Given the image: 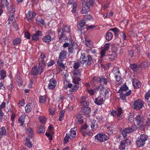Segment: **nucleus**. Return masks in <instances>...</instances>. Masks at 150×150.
<instances>
[{"instance_id": "obj_55", "label": "nucleus", "mask_w": 150, "mask_h": 150, "mask_svg": "<svg viewBox=\"0 0 150 150\" xmlns=\"http://www.w3.org/2000/svg\"><path fill=\"white\" fill-rule=\"evenodd\" d=\"M77 7V4L76 3H74L73 5V8L71 10V11L73 13H76Z\"/></svg>"}, {"instance_id": "obj_11", "label": "nucleus", "mask_w": 150, "mask_h": 150, "mask_svg": "<svg viewBox=\"0 0 150 150\" xmlns=\"http://www.w3.org/2000/svg\"><path fill=\"white\" fill-rule=\"evenodd\" d=\"M36 15V13L34 12H31L29 11L26 14V17L27 20L29 21H31Z\"/></svg>"}, {"instance_id": "obj_50", "label": "nucleus", "mask_w": 150, "mask_h": 150, "mask_svg": "<svg viewBox=\"0 0 150 150\" xmlns=\"http://www.w3.org/2000/svg\"><path fill=\"white\" fill-rule=\"evenodd\" d=\"M150 97V90H149L146 93L144 96V98L146 100H148Z\"/></svg>"}, {"instance_id": "obj_63", "label": "nucleus", "mask_w": 150, "mask_h": 150, "mask_svg": "<svg viewBox=\"0 0 150 150\" xmlns=\"http://www.w3.org/2000/svg\"><path fill=\"white\" fill-rule=\"evenodd\" d=\"M69 135L67 136V134L64 139V144H66L68 141L69 138Z\"/></svg>"}, {"instance_id": "obj_47", "label": "nucleus", "mask_w": 150, "mask_h": 150, "mask_svg": "<svg viewBox=\"0 0 150 150\" xmlns=\"http://www.w3.org/2000/svg\"><path fill=\"white\" fill-rule=\"evenodd\" d=\"M108 139V137L106 135L102 134V138L101 140V142H105Z\"/></svg>"}, {"instance_id": "obj_14", "label": "nucleus", "mask_w": 150, "mask_h": 150, "mask_svg": "<svg viewBox=\"0 0 150 150\" xmlns=\"http://www.w3.org/2000/svg\"><path fill=\"white\" fill-rule=\"evenodd\" d=\"M67 58V51L64 50L61 51L59 54L58 58L59 61L60 60H63L64 59H66Z\"/></svg>"}, {"instance_id": "obj_56", "label": "nucleus", "mask_w": 150, "mask_h": 150, "mask_svg": "<svg viewBox=\"0 0 150 150\" xmlns=\"http://www.w3.org/2000/svg\"><path fill=\"white\" fill-rule=\"evenodd\" d=\"M1 3L2 5L6 6H8L9 5L7 0H1Z\"/></svg>"}, {"instance_id": "obj_8", "label": "nucleus", "mask_w": 150, "mask_h": 150, "mask_svg": "<svg viewBox=\"0 0 150 150\" xmlns=\"http://www.w3.org/2000/svg\"><path fill=\"white\" fill-rule=\"evenodd\" d=\"M135 120L138 125H142L146 121V118L142 115H138L135 117Z\"/></svg>"}, {"instance_id": "obj_35", "label": "nucleus", "mask_w": 150, "mask_h": 150, "mask_svg": "<svg viewBox=\"0 0 150 150\" xmlns=\"http://www.w3.org/2000/svg\"><path fill=\"white\" fill-rule=\"evenodd\" d=\"M45 126L41 125L39 127V131L38 132L39 133H44L45 132Z\"/></svg>"}, {"instance_id": "obj_39", "label": "nucleus", "mask_w": 150, "mask_h": 150, "mask_svg": "<svg viewBox=\"0 0 150 150\" xmlns=\"http://www.w3.org/2000/svg\"><path fill=\"white\" fill-rule=\"evenodd\" d=\"M14 19V17L13 14L10 15L8 19V23L9 24H11L13 23V21Z\"/></svg>"}, {"instance_id": "obj_59", "label": "nucleus", "mask_w": 150, "mask_h": 150, "mask_svg": "<svg viewBox=\"0 0 150 150\" xmlns=\"http://www.w3.org/2000/svg\"><path fill=\"white\" fill-rule=\"evenodd\" d=\"M104 88L103 86H99L95 88V90H97V91H103L104 90Z\"/></svg>"}, {"instance_id": "obj_58", "label": "nucleus", "mask_w": 150, "mask_h": 150, "mask_svg": "<svg viewBox=\"0 0 150 150\" xmlns=\"http://www.w3.org/2000/svg\"><path fill=\"white\" fill-rule=\"evenodd\" d=\"M134 51L132 50H131L128 51V55L131 58H132L134 56Z\"/></svg>"}, {"instance_id": "obj_44", "label": "nucleus", "mask_w": 150, "mask_h": 150, "mask_svg": "<svg viewBox=\"0 0 150 150\" xmlns=\"http://www.w3.org/2000/svg\"><path fill=\"white\" fill-rule=\"evenodd\" d=\"M134 47L135 49L134 50L135 52L137 53H140L141 49L139 46L138 44H136L134 46Z\"/></svg>"}, {"instance_id": "obj_6", "label": "nucleus", "mask_w": 150, "mask_h": 150, "mask_svg": "<svg viewBox=\"0 0 150 150\" xmlns=\"http://www.w3.org/2000/svg\"><path fill=\"white\" fill-rule=\"evenodd\" d=\"M139 138L136 141V144L139 147H142L145 144V141L148 139V136L145 134H141L140 135Z\"/></svg>"}, {"instance_id": "obj_33", "label": "nucleus", "mask_w": 150, "mask_h": 150, "mask_svg": "<svg viewBox=\"0 0 150 150\" xmlns=\"http://www.w3.org/2000/svg\"><path fill=\"white\" fill-rule=\"evenodd\" d=\"M46 101L45 96H41L39 97V102L41 103H44Z\"/></svg>"}, {"instance_id": "obj_49", "label": "nucleus", "mask_w": 150, "mask_h": 150, "mask_svg": "<svg viewBox=\"0 0 150 150\" xmlns=\"http://www.w3.org/2000/svg\"><path fill=\"white\" fill-rule=\"evenodd\" d=\"M97 112L96 111L95 112L94 115L96 116V119L98 120H101L102 118V117L101 115L99 114H98V113H96Z\"/></svg>"}, {"instance_id": "obj_4", "label": "nucleus", "mask_w": 150, "mask_h": 150, "mask_svg": "<svg viewBox=\"0 0 150 150\" xmlns=\"http://www.w3.org/2000/svg\"><path fill=\"white\" fill-rule=\"evenodd\" d=\"M128 89V87L125 84H123L121 86L118 91L119 93H120V98L121 99L125 100H126V97L129 96L131 94L132 91L130 90L126 92L125 93H123L124 91L126 92Z\"/></svg>"}, {"instance_id": "obj_31", "label": "nucleus", "mask_w": 150, "mask_h": 150, "mask_svg": "<svg viewBox=\"0 0 150 150\" xmlns=\"http://www.w3.org/2000/svg\"><path fill=\"white\" fill-rule=\"evenodd\" d=\"M6 132V129L4 127H2L0 128V136H2L3 135H5Z\"/></svg>"}, {"instance_id": "obj_48", "label": "nucleus", "mask_w": 150, "mask_h": 150, "mask_svg": "<svg viewBox=\"0 0 150 150\" xmlns=\"http://www.w3.org/2000/svg\"><path fill=\"white\" fill-rule=\"evenodd\" d=\"M113 126L111 123H108L105 125V127H106L107 129H112Z\"/></svg>"}, {"instance_id": "obj_16", "label": "nucleus", "mask_w": 150, "mask_h": 150, "mask_svg": "<svg viewBox=\"0 0 150 150\" xmlns=\"http://www.w3.org/2000/svg\"><path fill=\"white\" fill-rule=\"evenodd\" d=\"M91 127L93 131L96 130L98 127L97 122L95 120H93L91 122Z\"/></svg>"}, {"instance_id": "obj_28", "label": "nucleus", "mask_w": 150, "mask_h": 150, "mask_svg": "<svg viewBox=\"0 0 150 150\" xmlns=\"http://www.w3.org/2000/svg\"><path fill=\"white\" fill-rule=\"evenodd\" d=\"M24 144L29 148L31 147L32 146V144L28 138L26 139L24 142Z\"/></svg>"}, {"instance_id": "obj_43", "label": "nucleus", "mask_w": 150, "mask_h": 150, "mask_svg": "<svg viewBox=\"0 0 150 150\" xmlns=\"http://www.w3.org/2000/svg\"><path fill=\"white\" fill-rule=\"evenodd\" d=\"M0 75L2 79H4L6 77V72L4 70L0 71Z\"/></svg>"}, {"instance_id": "obj_46", "label": "nucleus", "mask_w": 150, "mask_h": 150, "mask_svg": "<svg viewBox=\"0 0 150 150\" xmlns=\"http://www.w3.org/2000/svg\"><path fill=\"white\" fill-rule=\"evenodd\" d=\"M102 138V134H100L96 135L95 136V139H97L100 142H101V140Z\"/></svg>"}, {"instance_id": "obj_37", "label": "nucleus", "mask_w": 150, "mask_h": 150, "mask_svg": "<svg viewBox=\"0 0 150 150\" xmlns=\"http://www.w3.org/2000/svg\"><path fill=\"white\" fill-rule=\"evenodd\" d=\"M125 141H122L120 144L119 148L120 150H124L125 148Z\"/></svg>"}, {"instance_id": "obj_54", "label": "nucleus", "mask_w": 150, "mask_h": 150, "mask_svg": "<svg viewBox=\"0 0 150 150\" xmlns=\"http://www.w3.org/2000/svg\"><path fill=\"white\" fill-rule=\"evenodd\" d=\"M80 62H75L74 65L73 67L75 69H77L80 66Z\"/></svg>"}, {"instance_id": "obj_32", "label": "nucleus", "mask_w": 150, "mask_h": 150, "mask_svg": "<svg viewBox=\"0 0 150 150\" xmlns=\"http://www.w3.org/2000/svg\"><path fill=\"white\" fill-rule=\"evenodd\" d=\"M81 103L83 108L88 107L89 105V103L88 101L83 100V99L81 101Z\"/></svg>"}, {"instance_id": "obj_1", "label": "nucleus", "mask_w": 150, "mask_h": 150, "mask_svg": "<svg viewBox=\"0 0 150 150\" xmlns=\"http://www.w3.org/2000/svg\"><path fill=\"white\" fill-rule=\"evenodd\" d=\"M58 33L59 42H65L68 40L70 36V28L67 25H64L62 28L58 30Z\"/></svg>"}, {"instance_id": "obj_30", "label": "nucleus", "mask_w": 150, "mask_h": 150, "mask_svg": "<svg viewBox=\"0 0 150 150\" xmlns=\"http://www.w3.org/2000/svg\"><path fill=\"white\" fill-rule=\"evenodd\" d=\"M25 108V112L28 113L30 112L32 109V106L30 104H27Z\"/></svg>"}, {"instance_id": "obj_24", "label": "nucleus", "mask_w": 150, "mask_h": 150, "mask_svg": "<svg viewBox=\"0 0 150 150\" xmlns=\"http://www.w3.org/2000/svg\"><path fill=\"white\" fill-rule=\"evenodd\" d=\"M26 115H23L20 116L18 119L19 122L21 124V126H23L25 122V118Z\"/></svg>"}, {"instance_id": "obj_53", "label": "nucleus", "mask_w": 150, "mask_h": 150, "mask_svg": "<svg viewBox=\"0 0 150 150\" xmlns=\"http://www.w3.org/2000/svg\"><path fill=\"white\" fill-rule=\"evenodd\" d=\"M86 24L85 20L84 19L81 21L79 23V25L81 28L83 27Z\"/></svg>"}, {"instance_id": "obj_12", "label": "nucleus", "mask_w": 150, "mask_h": 150, "mask_svg": "<svg viewBox=\"0 0 150 150\" xmlns=\"http://www.w3.org/2000/svg\"><path fill=\"white\" fill-rule=\"evenodd\" d=\"M56 81L54 79L52 78L50 81V83L48 87L49 89L53 90L56 86Z\"/></svg>"}, {"instance_id": "obj_64", "label": "nucleus", "mask_w": 150, "mask_h": 150, "mask_svg": "<svg viewBox=\"0 0 150 150\" xmlns=\"http://www.w3.org/2000/svg\"><path fill=\"white\" fill-rule=\"evenodd\" d=\"M25 37L27 39H30V35L28 32H26L24 34Z\"/></svg>"}, {"instance_id": "obj_5", "label": "nucleus", "mask_w": 150, "mask_h": 150, "mask_svg": "<svg viewBox=\"0 0 150 150\" xmlns=\"http://www.w3.org/2000/svg\"><path fill=\"white\" fill-rule=\"evenodd\" d=\"M46 56L45 54L42 53L40 55V57L42 59L41 61L39 63L38 66V74L40 75L44 69L45 66V62L44 59L46 58Z\"/></svg>"}, {"instance_id": "obj_25", "label": "nucleus", "mask_w": 150, "mask_h": 150, "mask_svg": "<svg viewBox=\"0 0 150 150\" xmlns=\"http://www.w3.org/2000/svg\"><path fill=\"white\" fill-rule=\"evenodd\" d=\"M117 57V55L115 53L109 54L108 55V59L109 61H112L115 60Z\"/></svg>"}, {"instance_id": "obj_13", "label": "nucleus", "mask_w": 150, "mask_h": 150, "mask_svg": "<svg viewBox=\"0 0 150 150\" xmlns=\"http://www.w3.org/2000/svg\"><path fill=\"white\" fill-rule=\"evenodd\" d=\"M120 132L124 137L126 136L127 134H128L133 132L132 129L130 127L126 128L125 129H120Z\"/></svg>"}, {"instance_id": "obj_38", "label": "nucleus", "mask_w": 150, "mask_h": 150, "mask_svg": "<svg viewBox=\"0 0 150 150\" xmlns=\"http://www.w3.org/2000/svg\"><path fill=\"white\" fill-rule=\"evenodd\" d=\"M95 0H87L86 2L87 4H88L91 7L93 6L95 4Z\"/></svg>"}, {"instance_id": "obj_41", "label": "nucleus", "mask_w": 150, "mask_h": 150, "mask_svg": "<svg viewBox=\"0 0 150 150\" xmlns=\"http://www.w3.org/2000/svg\"><path fill=\"white\" fill-rule=\"evenodd\" d=\"M79 87V85H75L73 88L70 90V91L71 92H76L78 89Z\"/></svg>"}, {"instance_id": "obj_57", "label": "nucleus", "mask_w": 150, "mask_h": 150, "mask_svg": "<svg viewBox=\"0 0 150 150\" xmlns=\"http://www.w3.org/2000/svg\"><path fill=\"white\" fill-rule=\"evenodd\" d=\"M91 42L90 40H86V45L87 47H92V45L91 44Z\"/></svg>"}, {"instance_id": "obj_2", "label": "nucleus", "mask_w": 150, "mask_h": 150, "mask_svg": "<svg viewBox=\"0 0 150 150\" xmlns=\"http://www.w3.org/2000/svg\"><path fill=\"white\" fill-rule=\"evenodd\" d=\"M79 62L81 64L87 66L92 64L93 60L91 56L90 55H86L85 54L83 53L81 56Z\"/></svg>"}, {"instance_id": "obj_26", "label": "nucleus", "mask_w": 150, "mask_h": 150, "mask_svg": "<svg viewBox=\"0 0 150 150\" xmlns=\"http://www.w3.org/2000/svg\"><path fill=\"white\" fill-rule=\"evenodd\" d=\"M112 34L109 31L107 32L106 35V39L107 41H109L111 40L112 38Z\"/></svg>"}, {"instance_id": "obj_10", "label": "nucleus", "mask_w": 150, "mask_h": 150, "mask_svg": "<svg viewBox=\"0 0 150 150\" xmlns=\"http://www.w3.org/2000/svg\"><path fill=\"white\" fill-rule=\"evenodd\" d=\"M122 112V110L121 108H118L117 109V111L112 110L110 112V114L114 117H115L116 116L117 117H120Z\"/></svg>"}, {"instance_id": "obj_18", "label": "nucleus", "mask_w": 150, "mask_h": 150, "mask_svg": "<svg viewBox=\"0 0 150 150\" xmlns=\"http://www.w3.org/2000/svg\"><path fill=\"white\" fill-rule=\"evenodd\" d=\"M114 71H115V76L116 79V80L119 81H120L121 79V74L120 73V71L119 70L118 68H117Z\"/></svg>"}, {"instance_id": "obj_40", "label": "nucleus", "mask_w": 150, "mask_h": 150, "mask_svg": "<svg viewBox=\"0 0 150 150\" xmlns=\"http://www.w3.org/2000/svg\"><path fill=\"white\" fill-rule=\"evenodd\" d=\"M73 74L74 76H76L78 75L81 76V73L79 70L75 69L74 71Z\"/></svg>"}, {"instance_id": "obj_19", "label": "nucleus", "mask_w": 150, "mask_h": 150, "mask_svg": "<svg viewBox=\"0 0 150 150\" xmlns=\"http://www.w3.org/2000/svg\"><path fill=\"white\" fill-rule=\"evenodd\" d=\"M81 111L85 115H89L91 111V108L89 107L83 108H81Z\"/></svg>"}, {"instance_id": "obj_3", "label": "nucleus", "mask_w": 150, "mask_h": 150, "mask_svg": "<svg viewBox=\"0 0 150 150\" xmlns=\"http://www.w3.org/2000/svg\"><path fill=\"white\" fill-rule=\"evenodd\" d=\"M110 78L107 79L104 76H101L100 77L95 76L93 77L91 80V83L94 86H96L97 83L102 82H103L105 85H107L108 82H110Z\"/></svg>"}, {"instance_id": "obj_7", "label": "nucleus", "mask_w": 150, "mask_h": 150, "mask_svg": "<svg viewBox=\"0 0 150 150\" xmlns=\"http://www.w3.org/2000/svg\"><path fill=\"white\" fill-rule=\"evenodd\" d=\"M144 102L141 100L139 99L135 101L133 104L134 109L136 110H139L144 107Z\"/></svg>"}, {"instance_id": "obj_60", "label": "nucleus", "mask_w": 150, "mask_h": 150, "mask_svg": "<svg viewBox=\"0 0 150 150\" xmlns=\"http://www.w3.org/2000/svg\"><path fill=\"white\" fill-rule=\"evenodd\" d=\"M74 48L73 46L69 45L68 48V51L70 53H73Z\"/></svg>"}, {"instance_id": "obj_61", "label": "nucleus", "mask_w": 150, "mask_h": 150, "mask_svg": "<svg viewBox=\"0 0 150 150\" xmlns=\"http://www.w3.org/2000/svg\"><path fill=\"white\" fill-rule=\"evenodd\" d=\"M93 18L92 16L90 15H87L84 16V18L86 20H90Z\"/></svg>"}, {"instance_id": "obj_21", "label": "nucleus", "mask_w": 150, "mask_h": 150, "mask_svg": "<svg viewBox=\"0 0 150 150\" xmlns=\"http://www.w3.org/2000/svg\"><path fill=\"white\" fill-rule=\"evenodd\" d=\"M74 129H75L74 128L71 129L68 134L69 137L71 139H73L76 137V133Z\"/></svg>"}, {"instance_id": "obj_36", "label": "nucleus", "mask_w": 150, "mask_h": 150, "mask_svg": "<svg viewBox=\"0 0 150 150\" xmlns=\"http://www.w3.org/2000/svg\"><path fill=\"white\" fill-rule=\"evenodd\" d=\"M21 42V40L20 38H17L13 40V43L15 45H17L19 44Z\"/></svg>"}, {"instance_id": "obj_42", "label": "nucleus", "mask_w": 150, "mask_h": 150, "mask_svg": "<svg viewBox=\"0 0 150 150\" xmlns=\"http://www.w3.org/2000/svg\"><path fill=\"white\" fill-rule=\"evenodd\" d=\"M81 80V79L79 78L74 77L73 79L74 83H75V85H79V81Z\"/></svg>"}, {"instance_id": "obj_29", "label": "nucleus", "mask_w": 150, "mask_h": 150, "mask_svg": "<svg viewBox=\"0 0 150 150\" xmlns=\"http://www.w3.org/2000/svg\"><path fill=\"white\" fill-rule=\"evenodd\" d=\"M26 132H27L28 137L30 138H32L33 136V130L30 128H28L26 129Z\"/></svg>"}, {"instance_id": "obj_51", "label": "nucleus", "mask_w": 150, "mask_h": 150, "mask_svg": "<svg viewBox=\"0 0 150 150\" xmlns=\"http://www.w3.org/2000/svg\"><path fill=\"white\" fill-rule=\"evenodd\" d=\"M25 104V100L23 99L19 101V103H18V105L19 107H22L24 106Z\"/></svg>"}, {"instance_id": "obj_22", "label": "nucleus", "mask_w": 150, "mask_h": 150, "mask_svg": "<svg viewBox=\"0 0 150 150\" xmlns=\"http://www.w3.org/2000/svg\"><path fill=\"white\" fill-rule=\"evenodd\" d=\"M31 74L34 76L35 78L37 77L38 74V68L37 66L34 67L31 71Z\"/></svg>"}, {"instance_id": "obj_45", "label": "nucleus", "mask_w": 150, "mask_h": 150, "mask_svg": "<svg viewBox=\"0 0 150 150\" xmlns=\"http://www.w3.org/2000/svg\"><path fill=\"white\" fill-rule=\"evenodd\" d=\"M148 65L149 64H148V63L147 62H142L141 64L140 65V67L143 69V68L148 67Z\"/></svg>"}, {"instance_id": "obj_34", "label": "nucleus", "mask_w": 150, "mask_h": 150, "mask_svg": "<svg viewBox=\"0 0 150 150\" xmlns=\"http://www.w3.org/2000/svg\"><path fill=\"white\" fill-rule=\"evenodd\" d=\"M62 61L63 60H60L59 61V59H58L57 62V64L61 68H62V69H64L65 67L64 64L62 62Z\"/></svg>"}, {"instance_id": "obj_9", "label": "nucleus", "mask_w": 150, "mask_h": 150, "mask_svg": "<svg viewBox=\"0 0 150 150\" xmlns=\"http://www.w3.org/2000/svg\"><path fill=\"white\" fill-rule=\"evenodd\" d=\"M81 2L82 4L81 13L82 14L87 13L90 11L89 7L86 2L82 0Z\"/></svg>"}, {"instance_id": "obj_27", "label": "nucleus", "mask_w": 150, "mask_h": 150, "mask_svg": "<svg viewBox=\"0 0 150 150\" xmlns=\"http://www.w3.org/2000/svg\"><path fill=\"white\" fill-rule=\"evenodd\" d=\"M40 122L42 124H45L47 121V119L44 116L39 117Z\"/></svg>"}, {"instance_id": "obj_23", "label": "nucleus", "mask_w": 150, "mask_h": 150, "mask_svg": "<svg viewBox=\"0 0 150 150\" xmlns=\"http://www.w3.org/2000/svg\"><path fill=\"white\" fill-rule=\"evenodd\" d=\"M42 40L45 43H49L51 40V37L49 35L44 36L42 38Z\"/></svg>"}, {"instance_id": "obj_52", "label": "nucleus", "mask_w": 150, "mask_h": 150, "mask_svg": "<svg viewBox=\"0 0 150 150\" xmlns=\"http://www.w3.org/2000/svg\"><path fill=\"white\" fill-rule=\"evenodd\" d=\"M110 44V43L105 44L103 47V49L106 51H108L109 49Z\"/></svg>"}, {"instance_id": "obj_62", "label": "nucleus", "mask_w": 150, "mask_h": 150, "mask_svg": "<svg viewBox=\"0 0 150 150\" xmlns=\"http://www.w3.org/2000/svg\"><path fill=\"white\" fill-rule=\"evenodd\" d=\"M32 39L35 41H37L38 40V32H36L34 35L32 36Z\"/></svg>"}, {"instance_id": "obj_20", "label": "nucleus", "mask_w": 150, "mask_h": 150, "mask_svg": "<svg viewBox=\"0 0 150 150\" xmlns=\"http://www.w3.org/2000/svg\"><path fill=\"white\" fill-rule=\"evenodd\" d=\"M103 98L99 96L96 98L95 103L98 105H101L103 104Z\"/></svg>"}, {"instance_id": "obj_15", "label": "nucleus", "mask_w": 150, "mask_h": 150, "mask_svg": "<svg viewBox=\"0 0 150 150\" xmlns=\"http://www.w3.org/2000/svg\"><path fill=\"white\" fill-rule=\"evenodd\" d=\"M132 84L134 87L135 88H140L142 84L140 81L136 79H133Z\"/></svg>"}, {"instance_id": "obj_17", "label": "nucleus", "mask_w": 150, "mask_h": 150, "mask_svg": "<svg viewBox=\"0 0 150 150\" xmlns=\"http://www.w3.org/2000/svg\"><path fill=\"white\" fill-rule=\"evenodd\" d=\"M140 67L139 65L136 63L131 64L130 65V68L134 71H137L139 69V68H140Z\"/></svg>"}]
</instances>
